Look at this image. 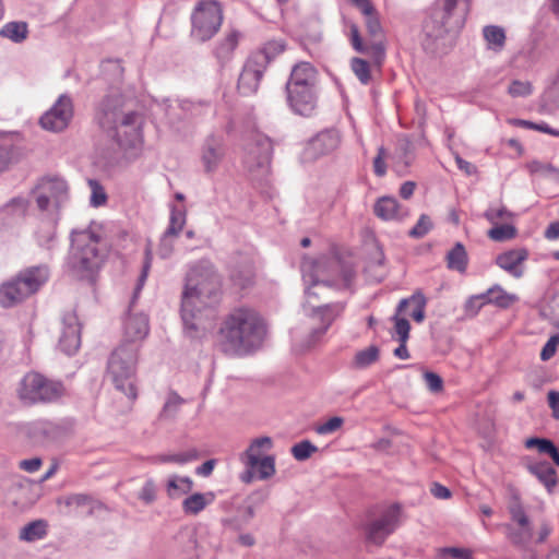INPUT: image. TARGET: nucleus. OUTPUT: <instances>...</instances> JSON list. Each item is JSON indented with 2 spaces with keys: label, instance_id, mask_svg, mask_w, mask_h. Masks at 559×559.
Segmentation results:
<instances>
[{
  "label": "nucleus",
  "instance_id": "obj_1",
  "mask_svg": "<svg viewBox=\"0 0 559 559\" xmlns=\"http://www.w3.org/2000/svg\"><path fill=\"white\" fill-rule=\"evenodd\" d=\"M120 94L104 96L95 107L94 121L118 145L128 159L136 158L143 148L142 117L136 111L124 112Z\"/></svg>",
  "mask_w": 559,
  "mask_h": 559
},
{
  "label": "nucleus",
  "instance_id": "obj_2",
  "mask_svg": "<svg viewBox=\"0 0 559 559\" xmlns=\"http://www.w3.org/2000/svg\"><path fill=\"white\" fill-rule=\"evenodd\" d=\"M222 294V277L210 262L200 261L191 267L181 301V318L191 337L200 330L201 311L216 307Z\"/></svg>",
  "mask_w": 559,
  "mask_h": 559
},
{
  "label": "nucleus",
  "instance_id": "obj_3",
  "mask_svg": "<svg viewBox=\"0 0 559 559\" xmlns=\"http://www.w3.org/2000/svg\"><path fill=\"white\" fill-rule=\"evenodd\" d=\"M264 328L259 314L250 308H236L223 320L218 343L227 355L243 356L260 346Z\"/></svg>",
  "mask_w": 559,
  "mask_h": 559
},
{
  "label": "nucleus",
  "instance_id": "obj_4",
  "mask_svg": "<svg viewBox=\"0 0 559 559\" xmlns=\"http://www.w3.org/2000/svg\"><path fill=\"white\" fill-rule=\"evenodd\" d=\"M302 277L308 285L306 294L318 296L319 289L349 288L354 278V266L336 257H321L301 264Z\"/></svg>",
  "mask_w": 559,
  "mask_h": 559
},
{
  "label": "nucleus",
  "instance_id": "obj_5",
  "mask_svg": "<svg viewBox=\"0 0 559 559\" xmlns=\"http://www.w3.org/2000/svg\"><path fill=\"white\" fill-rule=\"evenodd\" d=\"M469 8L471 0H437L423 24L425 47L429 48L436 40L442 41L448 33L461 29Z\"/></svg>",
  "mask_w": 559,
  "mask_h": 559
},
{
  "label": "nucleus",
  "instance_id": "obj_6",
  "mask_svg": "<svg viewBox=\"0 0 559 559\" xmlns=\"http://www.w3.org/2000/svg\"><path fill=\"white\" fill-rule=\"evenodd\" d=\"M99 236L91 230H73L71 234V250L68 257V267L78 278H90L103 262L98 249Z\"/></svg>",
  "mask_w": 559,
  "mask_h": 559
},
{
  "label": "nucleus",
  "instance_id": "obj_7",
  "mask_svg": "<svg viewBox=\"0 0 559 559\" xmlns=\"http://www.w3.org/2000/svg\"><path fill=\"white\" fill-rule=\"evenodd\" d=\"M50 269L39 264L21 270L0 285V306L12 308L36 294L49 280Z\"/></svg>",
  "mask_w": 559,
  "mask_h": 559
},
{
  "label": "nucleus",
  "instance_id": "obj_8",
  "mask_svg": "<svg viewBox=\"0 0 559 559\" xmlns=\"http://www.w3.org/2000/svg\"><path fill=\"white\" fill-rule=\"evenodd\" d=\"M364 16L367 38L362 39L356 24L350 25V43L359 53H370L376 62L380 63L385 56V33L379 13L368 0L356 5Z\"/></svg>",
  "mask_w": 559,
  "mask_h": 559
},
{
  "label": "nucleus",
  "instance_id": "obj_9",
  "mask_svg": "<svg viewBox=\"0 0 559 559\" xmlns=\"http://www.w3.org/2000/svg\"><path fill=\"white\" fill-rule=\"evenodd\" d=\"M138 345L121 343L110 355L107 371L115 388L131 400L136 399Z\"/></svg>",
  "mask_w": 559,
  "mask_h": 559
},
{
  "label": "nucleus",
  "instance_id": "obj_10",
  "mask_svg": "<svg viewBox=\"0 0 559 559\" xmlns=\"http://www.w3.org/2000/svg\"><path fill=\"white\" fill-rule=\"evenodd\" d=\"M19 397L26 405L47 404L59 401L66 393L61 381L38 372L26 373L20 382Z\"/></svg>",
  "mask_w": 559,
  "mask_h": 559
},
{
  "label": "nucleus",
  "instance_id": "obj_11",
  "mask_svg": "<svg viewBox=\"0 0 559 559\" xmlns=\"http://www.w3.org/2000/svg\"><path fill=\"white\" fill-rule=\"evenodd\" d=\"M191 20L192 37L199 41H206L218 32L222 25V8L216 1L200 2L192 13Z\"/></svg>",
  "mask_w": 559,
  "mask_h": 559
},
{
  "label": "nucleus",
  "instance_id": "obj_12",
  "mask_svg": "<svg viewBox=\"0 0 559 559\" xmlns=\"http://www.w3.org/2000/svg\"><path fill=\"white\" fill-rule=\"evenodd\" d=\"M402 516V504L399 502L390 504L378 519L367 525V538L373 544L381 545L401 525Z\"/></svg>",
  "mask_w": 559,
  "mask_h": 559
},
{
  "label": "nucleus",
  "instance_id": "obj_13",
  "mask_svg": "<svg viewBox=\"0 0 559 559\" xmlns=\"http://www.w3.org/2000/svg\"><path fill=\"white\" fill-rule=\"evenodd\" d=\"M273 144L270 138L263 134L251 136L245 147L243 164L250 173L266 174L271 163Z\"/></svg>",
  "mask_w": 559,
  "mask_h": 559
},
{
  "label": "nucleus",
  "instance_id": "obj_14",
  "mask_svg": "<svg viewBox=\"0 0 559 559\" xmlns=\"http://www.w3.org/2000/svg\"><path fill=\"white\" fill-rule=\"evenodd\" d=\"M273 445L270 437H260L254 439L249 448L241 454V460L249 468L258 467V477L261 480L271 478L275 469V457L273 455H266L260 459V451L262 449L270 450Z\"/></svg>",
  "mask_w": 559,
  "mask_h": 559
},
{
  "label": "nucleus",
  "instance_id": "obj_15",
  "mask_svg": "<svg viewBox=\"0 0 559 559\" xmlns=\"http://www.w3.org/2000/svg\"><path fill=\"white\" fill-rule=\"evenodd\" d=\"M68 190L66 180L61 178H43L34 190L38 209L47 211L51 206L59 207L68 199Z\"/></svg>",
  "mask_w": 559,
  "mask_h": 559
},
{
  "label": "nucleus",
  "instance_id": "obj_16",
  "mask_svg": "<svg viewBox=\"0 0 559 559\" xmlns=\"http://www.w3.org/2000/svg\"><path fill=\"white\" fill-rule=\"evenodd\" d=\"M73 103L69 95L62 94L39 119L43 129L51 132H61L68 128L73 118Z\"/></svg>",
  "mask_w": 559,
  "mask_h": 559
},
{
  "label": "nucleus",
  "instance_id": "obj_17",
  "mask_svg": "<svg viewBox=\"0 0 559 559\" xmlns=\"http://www.w3.org/2000/svg\"><path fill=\"white\" fill-rule=\"evenodd\" d=\"M345 305L342 302L313 306L314 313L319 317L321 325L313 328L302 344L304 349L314 346L325 334L333 321L343 312Z\"/></svg>",
  "mask_w": 559,
  "mask_h": 559
},
{
  "label": "nucleus",
  "instance_id": "obj_18",
  "mask_svg": "<svg viewBox=\"0 0 559 559\" xmlns=\"http://www.w3.org/2000/svg\"><path fill=\"white\" fill-rule=\"evenodd\" d=\"M340 134L335 129H326L316 134L304 151L305 160H316L335 151L340 144Z\"/></svg>",
  "mask_w": 559,
  "mask_h": 559
},
{
  "label": "nucleus",
  "instance_id": "obj_19",
  "mask_svg": "<svg viewBox=\"0 0 559 559\" xmlns=\"http://www.w3.org/2000/svg\"><path fill=\"white\" fill-rule=\"evenodd\" d=\"M287 103L290 109L299 116L310 117L318 106L317 87H286Z\"/></svg>",
  "mask_w": 559,
  "mask_h": 559
},
{
  "label": "nucleus",
  "instance_id": "obj_20",
  "mask_svg": "<svg viewBox=\"0 0 559 559\" xmlns=\"http://www.w3.org/2000/svg\"><path fill=\"white\" fill-rule=\"evenodd\" d=\"M81 345V324L75 312L68 311L62 317V330L59 337V347L67 355L76 353Z\"/></svg>",
  "mask_w": 559,
  "mask_h": 559
},
{
  "label": "nucleus",
  "instance_id": "obj_21",
  "mask_svg": "<svg viewBox=\"0 0 559 559\" xmlns=\"http://www.w3.org/2000/svg\"><path fill=\"white\" fill-rule=\"evenodd\" d=\"M225 156L224 141L221 136L209 135L201 148V162L204 171L214 173Z\"/></svg>",
  "mask_w": 559,
  "mask_h": 559
},
{
  "label": "nucleus",
  "instance_id": "obj_22",
  "mask_svg": "<svg viewBox=\"0 0 559 559\" xmlns=\"http://www.w3.org/2000/svg\"><path fill=\"white\" fill-rule=\"evenodd\" d=\"M265 69L252 59L248 58L238 79V91L240 94L248 96L258 91L260 81Z\"/></svg>",
  "mask_w": 559,
  "mask_h": 559
},
{
  "label": "nucleus",
  "instance_id": "obj_23",
  "mask_svg": "<svg viewBox=\"0 0 559 559\" xmlns=\"http://www.w3.org/2000/svg\"><path fill=\"white\" fill-rule=\"evenodd\" d=\"M527 258L528 251L525 248H515L500 253L496 258V263L513 277L520 278L524 274L523 263Z\"/></svg>",
  "mask_w": 559,
  "mask_h": 559
},
{
  "label": "nucleus",
  "instance_id": "obj_24",
  "mask_svg": "<svg viewBox=\"0 0 559 559\" xmlns=\"http://www.w3.org/2000/svg\"><path fill=\"white\" fill-rule=\"evenodd\" d=\"M317 70L309 62H299L294 66L286 87L306 88L317 87Z\"/></svg>",
  "mask_w": 559,
  "mask_h": 559
},
{
  "label": "nucleus",
  "instance_id": "obj_25",
  "mask_svg": "<svg viewBox=\"0 0 559 559\" xmlns=\"http://www.w3.org/2000/svg\"><path fill=\"white\" fill-rule=\"evenodd\" d=\"M124 337L123 343L135 344L136 341H141L148 334V319L143 313L129 314L124 320L123 324Z\"/></svg>",
  "mask_w": 559,
  "mask_h": 559
},
{
  "label": "nucleus",
  "instance_id": "obj_26",
  "mask_svg": "<svg viewBox=\"0 0 559 559\" xmlns=\"http://www.w3.org/2000/svg\"><path fill=\"white\" fill-rule=\"evenodd\" d=\"M374 214L384 221H402L408 215L407 209L400 205L395 198L382 197L374 204Z\"/></svg>",
  "mask_w": 559,
  "mask_h": 559
},
{
  "label": "nucleus",
  "instance_id": "obj_27",
  "mask_svg": "<svg viewBox=\"0 0 559 559\" xmlns=\"http://www.w3.org/2000/svg\"><path fill=\"white\" fill-rule=\"evenodd\" d=\"M286 49V41L284 39H271L267 40L261 49L253 52L250 57L254 59L260 67L265 70L269 63L281 55Z\"/></svg>",
  "mask_w": 559,
  "mask_h": 559
},
{
  "label": "nucleus",
  "instance_id": "obj_28",
  "mask_svg": "<svg viewBox=\"0 0 559 559\" xmlns=\"http://www.w3.org/2000/svg\"><path fill=\"white\" fill-rule=\"evenodd\" d=\"M527 469L549 492L557 486V473L547 461L528 464Z\"/></svg>",
  "mask_w": 559,
  "mask_h": 559
},
{
  "label": "nucleus",
  "instance_id": "obj_29",
  "mask_svg": "<svg viewBox=\"0 0 559 559\" xmlns=\"http://www.w3.org/2000/svg\"><path fill=\"white\" fill-rule=\"evenodd\" d=\"M213 492H195L182 501V510L186 514L197 515L214 501Z\"/></svg>",
  "mask_w": 559,
  "mask_h": 559
},
{
  "label": "nucleus",
  "instance_id": "obj_30",
  "mask_svg": "<svg viewBox=\"0 0 559 559\" xmlns=\"http://www.w3.org/2000/svg\"><path fill=\"white\" fill-rule=\"evenodd\" d=\"M199 459V452L197 449H190L180 453L175 454H159L152 456L150 462L152 464H165V463H174L178 465H185L189 462L195 461Z\"/></svg>",
  "mask_w": 559,
  "mask_h": 559
},
{
  "label": "nucleus",
  "instance_id": "obj_31",
  "mask_svg": "<svg viewBox=\"0 0 559 559\" xmlns=\"http://www.w3.org/2000/svg\"><path fill=\"white\" fill-rule=\"evenodd\" d=\"M409 302L415 304V309L411 313V317L416 322H423L425 319V307L427 304L426 297L421 292H415L409 298H404L399 302L397 312H403Z\"/></svg>",
  "mask_w": 559,
  "mask_h": 559
},
{
  "label": "nucleus",
  "instance_id": "obj_32",
  "mask_svg": "<svg viewBox=\"0 0 559 559\" xmlns=\"http://www.w3.org/2000/svg\"><path fill=\"white\" fill-rule=\"evenodd\" d=\"M447 266L450 270L464 273L467 267V253L461 242H456L447 254Z\"/></svg>",
  "mask_w": 559,
  "mask_h": 559
},
{
  "label": "nucleus",
  "instance_id": "obj_33",
  "mask_svg": "<svg viewBox=\"0 0 559 559\" xmlns=\"http://www.w3.org/2000/svg\"><path fill=\"white\" fill-rule=\"evenodd\" d=\"M477 299H486L487 302L495 304L501 308H508L516 300V297L506 293L500 287H493L488 289L486 294L477 297L476 300ZM474 301L475 299L469 300L468 305H473Z\"/></svg>",
  "mask_w": 559,
  "mask_h": 559
},
{
  "label": "nucleus",
  "instance_id": "obj_34",
  "mask_svg": "<svg viewBox=\"0 0 559 559\" xmlns=\"http://www.w3.org/2000/svg\"><path fill=\"white\" fill-rule=\"evenodd\" d=\"M193 488V481L190 477H179L174 475L169 477L166 491L169 498L177 499L182 495L189 493Z\"/></svg>",
  "mask_w": 559,
  "mask_h": 559
},
{
  "label": "nucleus",
  "instance_id": "obj_35",
  "mask_svg": "<svg viewBox=\"0 0 559 559\" xmlns=\"http://www.w3.org/2000/svg\"><path fill=\"white\" fill-rule=\"evenodd\" d=\"M238 38L239 34L233 31L215 48V56L221 64H225L231 58L238 45Z\"/></svg>",
  "mask_w": 559,
  "mask_h": 559
},
{
  "label": "nucleus",
  "instance_id": "obj_36",
  "mask_svg": "<svg viewBox=\"0 0 559 559\" xmlns=\"http://www.w3.org/2000/svg\"><path fill=\"white\" fill-rule=\"evenodd\" d=\"M185 403V400L175 391H170L167 394L166 401L162 411L159 412V420H174Z\"/></svg>",
  "mask_w": 559,
  "mask_h": 559
},
{
  "label": "nucleus",
  "instance_id": "obj_37",
  "mask_svg": "<svg viewBox=\"0 0 559 559\" xmlns=\"http://www.w3.org/2000/svg\"><path fill=\"white\" fill-rule=\"evenodd\" d=\"M28 34L27 23L9 22L0 29V36L12 40L13 43H22Z\"/></svg>",
  "mask_w": 559,
  "mask_h": 559
},
{
  "label": "nucleus",
  "instance_id": "obj_38",
  "mask_svg": "<svg viewBox=\"0 0 559 559\" xmlns=\"http://www.w3.org/2000/svg\"><path fill=\"white\" fill-rule=\"evenodd\" d=\"M483 35L487 41L488 48L500 51L506 44L504 29L497 25H487L483 28Z\"/></svg>",
  "mask_w": 559,
  "mask_h": 559
},
{
  "label": "nucleus",
  "instance_id": "obj_39",
  "mask_svg": "<svg viewBox=\"0 0 559 559\" xmlns=\"http://www.w3.org/2000/svg\"><path fill=\"white\" fill-rule=\"evenodd\" d=\"M47 534V524L43 520L33 521L26 524L20 531V539L35 542L41 539Z\"/></svg>",
  "mask_w": 559,
  "mask_h": 559
},
{
  "label": "nucleus",
  "instance_id": "obj_40",
  "mask_svg": "<svg viewBox=\"0 0 559 559\" xmlns=\"http://www.w3.org/2000/svg\"><path fill=\"white\" fill-rule=\"evenodd\" d=\"M55 427L48 421L33 423L28 428V436L35 442H45L53 436Z\"/></svg>",
  "mask_w": 559,
  "mask_h": 559
},
{
  "label": "nucleus",
  "instance_id": "obj_41",
  "mask_svg": "<svg viewBox=\"0 0 559 559\" xmlns=\"http://www.w3.org/2000/svg\"><path fill=\"white\" fill-rule=\"evenodd\" d=\"M379 358V348L376 345H371L362 350L356 353L354 358L355 368L362 369L367 368Z\"/></svg>",
  "mask_w": 559,
  "mask_h": 559
},
{
  "label": "nucleus",
  "instance_id": "obj_42",
  "mask_svg": "<svg viewBox=\"0 0 559 559\" xmlns=\"http://www.w3.org/2000/svg\"><path fill=\"white\" fill-rule=\"evenodd\" d=\"M186 224V210L176 206L171 207L169 226L165 230L167 235L178 236Z\"/></svg>",
  "mask_w": 559,
  "mask_h": 559
},
{
  "label": "nucleus",
  "instance_id": "obj_43",
  "mask_svg": "<svg viewBox=\"0 0 559 559\" xmlns=\"http://www.w3.org/2000/svg\"><path fill=\"white\" fill-rule=\"evenodd\" d=\"M509 512L511 519L520 526V527H528L532 526L528 516L526 515L520 500L514 498L513 501L509 506Z\"/></svg>",
  "mask_w": 559,
  "mask_h": 559
},
{
  "label": "nucleus",
  "instance_id": "obj_44",
  "mask_svg": "<svg viewBox=\"0 0 559 559\" xmlns=\"http://www.w3.org/2000/svg\"><path fill=\"white\" fill-rule=\"evenodd\" d=\"M350 67L355 75L362 84H368L371 75H370V66L369 63L361 58H353L350 62Z\"/></svg>",
  "mask_w": 559,
  "mask_h": 559
},
{
  "label": "nucleus",
  "instance_id": "obj_45",
  "mask_svg": "<svg viewBox=\"0 0 559 559\" xmlns=\"http://www.w3.org/2000/svg\"><path fill=\"white\" fill-rule=\"evenodd\" d=\"M317 451L318 448L309 440H302L292 448V454L297 461H306Z\"/></svg>",
  "mask_w": 559,
  "mask_h": 559
},
{
  "label": "nucleus",
  "instance_id": "obj_46",
  "mask_svg": "<svg viewBox=\"0 0 559 559\" xmlns=\"http://www.w3.org/2000/svg\"><path fill=\"white\" fill-rule=\"evenodd\" d=\"M516 229L512 225H497L489 229L488 237L495 241H504L515 236Z\"/></svg>",
  "mask_w": 559,
  "mask_h": 559
},
{
  "label": "nucleus",
  "instance_id": "obj_47",
  "mask_svg": "<svg viewBox=\"0 0 559 559\" xmlns=\"http://www.w3.org/2000/svg\"><path fill=\"white\" fill-rule=\"evenodd\" d=\"M508 528V537L514 545H526L533 536V527H520L518 531L513 530L510 525Z\"/></svg>",
  "mask_w": 559,
  "mask_h": 559
},
{
  "label": "nucleus",
  "instance_id": "obj_48",
  "mask_svg": "<svg viewBox=\"0 0 559 559\" xmlns=\"http://www.w3.org/2000/svg\"><path fill=\"white\" fill-rule=\"evenodd\" d=\"M401 312H397L393 316L392 320L395 323V333L397 335V340L400 343H407L409 337L411 324L406 318L400 317Z\"/></svg>",
  "mask_w": 559,
  "mask_h": 559
},
{
  "label": "nucleus",
  "instance_id": "obj_49",
  "mask_svg": "<svg viewBox=\"0 0 559 559\" xmlns=\"http://www.w3.org/2000/svg\"><path fill=\"white\" fill-rule=\"evenodd\" d=\"M432 228L431 219L428 215L421 214L416 225L408 231V236L415 239L423 238Z\"/></svg>",
  "mask_w": 559,
  "mask_h": 559
},
{
  "label": "nucleus",
  "instance_id": "obj_50",
  "mask_svg": "<svg viewBox=\"0 0 559 559\" xmlns=\"http://www.w3.org/2000/svg\"><path fill=\"white\" fill-rule=\"evenodd\" d=\"M512 123L514 126H516V127H523V128H527V129L537 130V131H540V132H544V133H547V134H550V135L559 138V130L550 128L545 122L535 123V122L528 121V120L514 119V120H512Z\"/></svg>",
  "mask_w": 559,
  "mask_h": 559
},
{
  "label": "nucleus",
  "instance_id": "obj_51",
  "mask_svg": "<svg viewBox=\"0 0 559 559\" xmlns=\"http://www.w3.org/2000/svg\"><path fill=\"white\" fill-rule=\"evenodd\" d=\"M533 87L528 81L514 80L508 88V93L512 97H527L532 94Z\"/></svg>",
  "mask_w": 559,
  "mask_h": 559
},
{
  "label": "nucleus",
  "instance_id": "obj_52",
  "mask_svg": "<svg viewBox=\"0 0 559 559\" xmlns=\"http://www.w3.org/2000/svg\"><path fill=\"white\" fill-rule=\"evenodd\" d=\"M88 183L92 188L91 204L93 206H100L105 204L107 195L103 187L96 180H88Z\"/></svg>",
  "mask_w": 559,
  "mask_h": 559
},
{
  "label": "nucleus",
  "instance_id": "obj_53",
  "mask_svg": "<svg viewBox=\"0 0 559 559\" xmlns=\"http://www.w3.org/2000/svg\"><path fill=\"white\" fill-rule=\"evenodd\" d=\"M139 499L142 500L145 504H151L156 499V486L153 479H148L145 481L144 486L139 492Z\"/></svg>",
  "mask_w": 559,
  "mask_h": 559
},
{
  "label": "nucleus",
  "instance_id": "obj_54",
  "mask_svg": "<svg viewBox=\"0 0 559 559\" xmlns=\"http://www.w3.org/2000/svg\"><path fill=\"white\" fill-rule=\"evenodd\" d=\"M527 169L531 174H542L545 176L557 174L558 169L548 163H542L539 160H532L527 164Z\"/></svg>",
  "mask_w": 559,
  "mask_h": 559
},
{
  "label": "nucleus",
  "instance_id": "obj_55",
  "mask_svg": "<svg viewBox=\"0 0 559 559\" xmlns=\"http://www.w3.org/2000/svg\"><path fill=\"white\" fill-rule=\"evenodd\" d=\"M176 237L175 235H167L166 231L163 234L158 246V254L160 258L167 259L170 257L174 251V239Z\"/></svg>",
  "mask_w": 559,
  "mask_h": 559
},
{
  "label": "nucleus",
  "instance_id": "obj_56",
  "mask_svg": "<svg viewBox=\"0 0 559 559\" xmlns=\"http://www.w3.org/2000/svg\"><path fill=\"white\" fill-rule=\"evenodd\" d=\"M424 379L428 390L432 393H439L443 389V380L442 378L432 371H426L424 373Z\"/></svg>",
  "mask_w": 559,
  "mask_h": 559
},
{
  "label": "nucleus",
  "instance_id": "obj_57",
  "mask_svg": "<svg viewBox=\"0 0 559 559\" xmlns=\"http://www.w3.org/2000/svg\"><path fill=\"white\" fill-rule=\"evenodd\" d=\"M255 515V510L253 504H248L243 509V513L235 519L229 520L228 522L233 525L234 528L239 530L241 524H248Z\"/></svg>",
  "mask_w": 559,
  "mask_h": 559
},
{
  "label": "nucleus",
  "instance_id": "obj_58",
  "mask_svg": "<svg viewBox=\"0 0 559 559\" xmlns=\"http://www.w3.org/2000/svg\"><path fill=\"white\" fill-rule=\"evenodd\" d=\"M343 423H344V420L342 417L334 416V417H331L326 423L318 426L316 428V431L319 435L332 433V432L336 431L337 429H340L342 427Z\"/></svg>",
  "mask_w": 559,
  "mask_h": 559
},
{
  "label": "nucleus",
  "instance_id": "obj_59",
  "mask_svg": "<svg viewBox=\"0 0 559 559\" xmlns=\"http://www.w3.org/2000/svg\"><path fill=\"white\" fill-rule=\"evenodd\" d=\"M13 160V145L0 143V173L5 170Z\"/></svg>",
  "mask_w": 559,
  "mask_h": 559
},
{
  "label": "nucleus",
  "instance_id": "obj_60",
  "mask_svg": "<svg viewBox=\"0 0 559 559\" xmlns=\"http://www.w3.org/2000/svg\"><path fill=\"white\" fill-rule=\"evenodd\" d=\"M386 156V151L383 146L378 148V154L373 158V171L378 177H383L386 173V165L384 158Z\"/></svg>",
  "mask_w": 559,
  "mask_h": 559
},
{
  "label": "nucleus",
  "instance_id": "obj_61",
  "mask_svg": "<svg viewBox=\"0 0 559 559\" xmlns=\"http://www.w3.org/2000/svg\"><path fill=\"white\" fill-rule=\"evenodd\" d=\"M559 344V335H552L544 345L540 352V359L543 361L549 360L556 353L557 346Z\"/></svg>",
  "mask_w": 559,
  "mask_h": 559
},
{
  "label": "nucleus",
  "instance_id": "obj_62",
  "mask_svg": "<svg viewBox=\"0 0 559 559\" xmlns=\"http://www.w3.org/2000/svg\"><path fill=\"white\" fill-rule=\"evenodd\" d=\"M384 260H385L384 253H383L382 249L377 245L376 251H374L373 255L370 258V260L366 266V272L371 273L377 267L383 266Z\"/></svg>",
  "mask_w": 559,
  "mask_h": 559
},
{
  "label": "nucleus",
  "instance_id": "obj_63",
  "mask_svg": "<svg viewBox=\"0 0 559 559\" xmlns=\"http://www.w3.org/2000/svg\"><path fill=\"white\" fill-rule=\"evenodd\" d=\"M231 281L241 288H245L251 284L252 273L250 269H246L243 272L234 271L230 275Z\"/></svg>",
  "mask_w": 559,
  "mask_h": 559
},
{
  "label": "nucleus",
  "instance_id": "obj_64",
  "mask_svg": "<svg viewBox=\"0 0 559 559\" xmlns=\"http://www.w3.org/2000/svg\"><path fill=\"white\" fill-rule=\"evenodd\" d=\"M93 502H94L93 499L90 496L84 495V493L71 495L66 499L67 506H74L76 508L91 506Z\"/></svg>",
  "mask_w": 559,
  "mask_h": 559
}]
</instances>
